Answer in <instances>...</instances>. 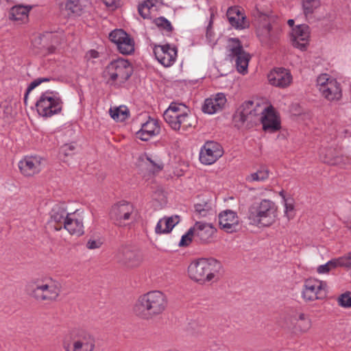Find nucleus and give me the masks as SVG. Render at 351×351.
<instances>
[{
    "instance_id": "nucleus-17",
    "label": "nucleus",
    "mask_w": 351,
    "mask_h": 351,
    "mask_svg": "<svg viewBox=\"0 0 351 351\" xmlns=\"http://www.w3.org/2000/svg\"><path fill=\"white\" fill-rule=\"evenodd\" d=\"M219 226L227 233L237 232L240 228V219L237 213L226 209L218 215Z\"/></svg>"
},
{
    "instance_id": "nucleus-36",
    "label": "nucleus",
    "mask_w": 351,
    "mask_h": 351,
    "mask_svg": "<svg viewBox=\"0 0 351 351\" xmlns=\"http://www.w3.org/2000/svg\"><path fill=\"white\" fill-rule=\"evenodd\" d=\"M269 171L266 167H261L256 172L252 173L246 176L247 182H264L269 178Z\"/></svg>"
},
{
    "instance_id": "nucleus-32",
    "label": "nucleus",
    "mask_w": 351,
    "mask_h": 351,
    "mask_svg": "<svg viewBox=\"0 0 351 351\" xmlns=\"http://www.w3.org/2000/svg\"><path fill=\"white\" fill-rule=\"evenodd\" d=\"M141 160L146 166L147 169L154 174L158 173L163 169L164 165L162 162L156 155L145 154L141 157Z\"/></svg>"
},
{
    "instance_id": "nucleus-49",
    "label": "nucleus",
    "mask_w": 351,
    "mask_h": 351,
    "mask_svg": "<svg viewBox=\"0 0 351 351\" xmlns=\"http://www.w3.org/2000/svg\"><path fill=\"white\" fill-rule=\"evenodd\" d=\"M51 38V43L53 44L58 45L60 43V39L57 35L48 34L47 36H44L43 38H38L34 40V45H36L39 44V41H45L47 39Z\"/></svg>"
},
{
    "instance_id": "nucleus-58",
    "label": "nucleus",
    "mask_w": 351,
    "mask_h": 351,
    "mask_svg": "<svg viewBox=\"0 0 351 351\" xmlns=\"http://www.w3.org/2000/svg\"><path fill=\"white\" fill-rule=\"evenodd\" d=\"M157 195H163V196H165V195H167V193H165V191H163V190H162V189H161V190H160V191L158 192V194H157Z\"/></svg>"
},
{
    "instance_id": "nucleus-12",
    "label": "nucleus",
    "mask_w": 351,
    "mask_h": 351,
    "mask_svg": "<svg viewBox=\"0 0 351 351\" xmlns=\"http://www.w3.org/2000/svg\"><path fill=\"white\" fill-rule=\"evenodd\" d=\"M311 327L310 316L303 312H295L286 321V328L294 335L305 333Z\"/></svg>"
},
{
    "instance_id": "nucleus-11",
    "label": "nucleus",
    "mask_w": 351,
    "mask_h": 351,
    "mask_svg": "<svg viewBox=\"0 0 351 351\" xmlns=\"http://www.w3.org/2000/svg\"><path fill=\"white\" fill-rule=\"evenodd\" d=\"M316 86L321 95L329 101L338 100L341 97L340 84L334 77L327 73L319 75Z\"/></svg>"
},
{
    "instance_id": "nucleus-13",
    "label": "nucleus",
    "mask_w": 351,
    "mask_h": 351,
    "mask_svg": "<svg viewBox=\"0 0 351 351\" xmlns=\"http://www.w3.org/2000/svg\"><path fill=\"white\" fill-rule=\"evenodd\" d=\"M228 50L231 53V56L236 57V65L239 73L245 74L247 71L248 63L250 60V56L245 52L238 39L230 38L228 40Z\"/></svg>"
},
{
    "instance_id": "nucleus-25",
    "label": "nucleus",
    "mask_w": 351,
    "mask_h": 351,
    "mask_svg": "<svg viewBox=\"0 0 351 351\" xmlns=\"http://www.w3.org/2000/svg\"><path fill=\"white\" fill-rule=\"evenodd\" d=\"M160 131V128L158 121L154 119H149L142 124L141 128L136 132V136L141 140L146 141L158 135Z\"/></svg>"
},
{
    "instance_id": "nucleus-1",
    "label": "nucleus",
    "mask_w": 351,
    "mask_h": 351,
    "mask_svg": "<svg viewBox=\"0 0 351 351\" xmlns=\"http://www.w3.org/2000/svg\"><path fill=\"white\" fill-rule=\"evenodd\" d=\"M221 264L215 258H197L188 266L187 274L191 280L201 285L213 283L220 278Z\"/></svg>"
},
{
    "instance_id": "nucleus-57",
    "label": "nucleus",
    "mask_w": 351,
    "mask_h": 351,
    "mask_svg": "<svg viewBox=\"0 0 351 351\" xmlns=\"http://www.w3.org/2000/svg\"><path fill=\"white\" fill-rule=\"evenodd\" d=\"M43 47H47L49 53H53L55 51V50H56V47H55V46L53 45L50 46V47H47L45 45H43Z\"/></svg>"
},
{
    "instance_id": "nucleus-26",
    "label": "nucleus",
    "mask_w": 351,
    "mask_h": 351,
    "mask_svg": "<svg viewBox=\"0 0 351 351\" xmlns=\"http://www.w3.org/2000/svg\"><path fill=\"white\" fill-rule=\"evenodd\" d=\"M320 158L324 162L330 165H341L348 163L347 157L340 155L336 149L332 147L322 149Z\"/></svg>"
},
{
    "instance_id": "nucleus-40",
    "label": "nucleus",
    "mask_w": 351,
    "mask_h": 351,
    "mask_svg": "<svg viewBox=\"0 0 351 351\" xmlns=\"http://www.w3.org/2000/svg\"><path fill=\"white\" fill-rule=\"evenodd\" d=\"M285 215L289 219H291L295 217V210L293 202V199H284Z\"/></svg>"
},
{
    "instance_id": "nucleus-52",
    "label": "nucleus",
    "mask_w": 351,
    "mask_h": 351,
    "mask_svg": "<svg viewBox=\"0 0 351 351\" xmlns=\"http://www.w3.org/2000/svg\"><path fill=\"white\" fill-rule=\"evenodd\" d=\"M101 245L102 242L100 240L90 239L86 243V247L90 250H95L99 248Z\"/></svg>"
},
{
    "instance_id": "nucleus-41",
    "label": "nucleus",
    "mask_w": 351,
    "mask_h": 351,
    "mask_svg": "<svg viewBox=\"0 0 351 351\" xmlns=\"http://www.w3.org/2000/svg\"><path fill=\"white\" fill-rule=\"evenodd\" d=\"M336 267H350L351 266V252L347 254L333 258Z\"/></svg>"
},
{
    "instance_id": "nucleus-48",
    "label": "nucleus",
    "mask_w": 351,
    "mask_h": 351,
    "mask_svg": "<svg viewBox=\"0 0 351 351\" xmlns=\"http://www.w3.org/2000/svg\"><path fill=\"white\" fill-rule=\"evenodd\" d=\"M75 146L72 144H65L60 149V155L64 157L70 156L73 154Z\"/></svg>"
},
{
    "instance_id": "nucleus-3",
    "label": "nucleus",
    "mask_w": 351,
    "mask_h": 351,
    "mask_svg": "<svg viewBox=\"0 0 351 351\" xmlns=\"http://www.w3.org/2000/svg\"><path fill=\"white\" fill-rule=\"evenodd\" d=\"M277 217V206L268 199L254 202L248 209L249 223L258 228L271 226L276 222Z\"/></svg>"
},
{
    "instance_id": "nucleus-20",
    "label": "nucleus",
    "mask_w": 351,
    "mask_h": 351,
    "mask_svg": "<svg viewBox=\"0 0 351 351\" xmlns=\"http://www.w3.org/2000/svg\"><path fill=\"white\" fill-rule=\"evenodd\" d=\"M258 121H261L265 131L273 133L280 130V122L272 108L266 106V110L259 114Z\"/></svg>"
},
{
    "instance_id": "nucleus-50",
    "label": "nucleus",
    "mask_w": 351,
    "mask_h": 351,
    "mask_svg": "<svg viewBox=\"0 0 351 351\" xmlns=\"http://www.w3.org/2000/svg\"><path fill=\"white\" fill-rule=\"evenodd\" d=\"M138 13L143 19L151 17L152 12L144 5L143 3L138 6Z\"/></svg>"
},
{
    "instance_id": "nucleus-28",
    "label": "nucleus",
    "mask_w": 351,
    "mask_h": 351,
    "mask_svg": "<svg viewBox=\"0 0 351 351\" xmlns=\"http://www.w3.org/2000/svg\"><path fill=\"white\" fill-rule=\"evenodd\" d=\"M64 229L71 234L78 237L84 234L82 219L80 217H77L76 213H69L67 215Z\"/></svg>"
},
{
    "instance_id": "nucleus-60",
    "label": "nucleus",
    "mask_w": 351,
    "mask_h": 351,
    "mask_svg": "<svg viewBox=\"0 0 351 351\" xmlns=\"http://www.w3.org/2000/svg\"><path fill=\"white\" fill-rule=\"evenodd\" d=\"M280 196H282V197H285V191H281L280 192Z\"/></svg>"
},
{
    "instance_id": "nucleus-37",
    "label": "nucleus",
    "mask_w": 351,
    "mask_h": 351,
    "mask_svg": "<svg viewBox=\"0 0 351 351\" xmlns=\"http://www.w3.org/2000/svg\"><path fill=\"white\" fill-rule=\"evenodd\" d=\"M109 112L111 117L117 121H123L128 117V110L125 106L111 108Z\"/></svg>"
},
{
    "instance_id": "nucleus-23",
    "label": "nucleus",
    "mask_w": 351,
    "mask_h": 351,
    "mask_svg": "<svg viewBox=\"0 0 351 351\" xmlns=\"http://www.w3.org/2000/svg\"><path fill=\"white\" fill-rule=\"evenodd\" d=\"M267 78L270 84L281 88L289 86L292 81L290 73L285 69H274L268 74Z\"/></svg>"
},
{
    "instance_id": "nucleus-27",
    "label": "nucleus",
    "mask_w": 351,
    "mask_h": 351,
    "mask_svg": "<svg viewBox=\"0 0 351 351\" xmlns=\"http://www.w3.org/2000/svg\"><path fill=\"white\" fill-rule=\"evenodd\" d=\"M227 17L232 26L237 29H245L249 27L245 16L237 7L230 8L227 11Z\"/></svg>"
},
{
    "instance_id": "nucleus-10",
    "label": "nucleus",
    "mask_w": 351,
    "mask_h": 351,
    "mask_svg": "<svg viewBox=\"0 0 351 351\" xmlns=\"http://www.w3.org/2000/svg\"><path fill=\"white\" fill-rule=\"evenodd\" d=\"M38 113L44 117H51L60 112L62 101L52 92L43 93L36 104Z\"/></svg>"
},
{
    "instance_id": "nucleus-2",
    "label": "nucleus",
    "mask_w": 351,
    "mask_h": 351,
    "mask_svg": "<svg viewBox=\"0 0 351 351\" xmlns=\"http://www.w3.org/2000/svg\"><path fill=\"white\" fill-rule=\"evenodd\" d=\"M167 301L165 295L159 291H149L141 295L136 301L134 313L145 319H149L161 314L166 308Z\"/></svg>"
},
{
    "instance_id": "nucleus-5",
    "label": "nucleus",
    "mask_w": 351,
    "mask_h": 351,
    "mask_svg": "<svg viewBox=\"0 0 351 351\" xmlns=\"http://www.w3.org/2000/svg\"><path fill=\"white\" fill-rule=\"evenodd\" d=\"M62 348L64 351H93L95 339L86 331L74 330L64 336Z\"/></svg>"
},
{
    "instance_id": "nucleus-39",
    "label": "nucleus",
    "mask_w": 351,
    "mask_h": 351,
    "mask_svg": "<svg viewBox=\"0 0 351 351\" xmlns=\"http://www.w3.org/2000/svg\"><path fill=\"white\" fill-rule=\"evenodd\" d=\"M82 10L81 5L77 0H68L65 5L66 14L70 16L71 14L78 15Z\"/></svg>"
},
{
    "instance_id": "nucleus-51",
    "label": "nucleus",
    "mask_w": 351,
    "mask_h": 351,
    "mask_svg": "<svg viewBox=\"0 0 351 351\" xmlns=\"http://www.w3.org/2000/svg\"><path fill=\"white\" fill-rule=\"evenodd\" d=\"M144 5L153 13L157 10V6L159 4L158 0H145L143 2Z\"/></svg>"
},
{
    "instance_id": "nucleus-7",
    "label": "nucleus",
    "mask_w": 351,
    "mask_h": 351,
    "mask_svg": "<svg viewBox=\"0 0 351 351\" xmlns=\"http://www.w3.org/2000/svg\"><path fill=\"white\" fill-rule=\"evenodd\" d=\"M266 110V105L262 104L258 101H248L244 102L238 109L234 120L241 124L247 123V126L256 123L259 114H263Z\"/></svg>"
},
{
    "instance_id": "nucleus-16",
    "label": "nucleus",
    "mask_w": 351,
    "mask_h": 351,
    "mask_svg": "<svg viewBox=\"0 0 351 351\" xmlns=\"http://www.w3.org/2000/svg\"><path fill=\"white\" fill-rule=\"evenodd\" d=\"M119 261L128 268H135L143 261L142 253L131 247L122 246L118 252Z\"/></svg>"
},
{
    "instance_id": "nucleus-15",
    "label": "nucleus",
    "mask_w": 351,
    "mask_h": 351,
    "mask_svg": "<svg viewBox=\"0 0 351 351\" xmlns=\"http://www.w3.org/2000/svg\"><path fill=\"white\" fill-rule=\"evenodd\" d=\"M134 212V206L129 202L122 199L112 207L110 216L116 225L123 226L126 224L125 221Z\"/></svg>"
},
{
    "instance_id": "nucleus-21",
    "label": "nucleus",
    "mask_w": 351,
    "mask_h": 351,
    "mask_svg": "<svg viewBox=\"0 0 351 351\" xmlns=\"http://www.w3.org/2000/svg\"><path fill=\"white\" fill-rule=\"evenodd\" d=\"M154 51L158 61L165 66L172 65L177 56L176 48L169 45L156 46Z\"/></svg>"
},
{
    "instance_id": "nucleus-9",
    "label": "nucleus",
    "mask_w": 351,
    "mask_h": 351,
    "mask_svg": "<svg viewBox=\"0 0 351 351\" xmlns=\"http://www.w3.org/2000/svg\"><path fill=\"white\" fill-rule=\"evenodd\" d=\"M327 294L328 284L326 281L308 278L304 282L301 296L305 302L322 300L327 297Z\"/></svg>"
},
{
    "instance_id": "nucleus-34",
    "label": "nucleus",
    "mask_w": 351,
    "mask_h": 351,
    "mask_svg": "<svg viewBox=\"0 0 351 351\" xmlns=\"http://www.w3.org/2000/svg\"><path fill=\"white\" fill-rule=\"evenodd\" d=\"M256 34L261 42L268 45L271 43L274 38V32H272L270 24L265 23L259 26L257 29Z\"/></svg>"
},
{
    "instance_id": "nucleus-55",
    "label": "nucleus",
    "mask_w": 351,
    "mask_h": 351,
    "mask_svg": "<svg viewBox=\"0 0 351 351\" xmlns=\"http://www.w3.org/2000/svg\"><path fill=\"white\" fill-rule=\"evenodd\" d=\"M4 108V114L6 115V117H12L13 116V109L12 107L8 104H5L3 105Z\"/></svg>"
},
{
    "instance_id": "nucleus-53",
    "label": "nucleus",
    "mask_w": 351,
    "mask_h": 351,
    "mask_svg": "<svg viewBox=\"0 0 351 351\" xmlns=\"http://www.w3.org/2000/svg\"><path fill=\"white\" fill-rule=\"evenodd\" d=\"M214 36L215 35H214L213 32L211 30V29L210 27H208L206 36L207 40L208 41V43H210V45H214L215 44V40Z\"/></svg>"
},
{
    "instance_id": "nucleus-6",
    "label": "nucleus",
    "mask_w": 351,
    "mask_h": 351,
    "mask_svg": "<svg viewBox=\"0 0 351 351\" xmlns=\"http://www.w3.org/2000/svg\"><path fill=\"white\" fill-rule=\"evenodd\" d=\"M61 291L60 284L51 278H47L34 282L32 289V295L38 300H56Z\"/></svg>"
},
{
    "instance_id": "nucleus-4",
    "label": "nucleus",
    "mask_w": 351,
    "mask_h": 351,
    "mask_svg": "<svg viewBox=\"0 0 351 351\" xmlns=\"http://www.w3.org/2000/svg\"><path fill=\"white\" fill-rule=\"evenodd\" d=\"M163 117L166 123L175 131L186 130L195 123L189 108L183 104L171 103L164 112Z\"/></svg>"
},
{
    "instance_id": "nucleus-24",
    "label": "nucleus",
    "mask_w": 351,
    "mask_h": 351,
    "mask_svg": "<svg viewBox=\"0 0 351 351\" xmlns=\"http://www.w3.org/2000/svg\"><path fill=\"white\" fill-rule=\"evenodd\" d=\"M226 101V97L223 93H217L205 100L202 110L205 113L210 114L217 113L222 110Z\"/></svg>"
},
{
    "instance_id": "nucleus-29",
    "label": "nucleus",
    "mask_w": 351,
    "mask_h": 351,
    "mask_svg": "<svg viewBox=\"0 0 351 351\" xmlns=\"http://www.w3.org/2000/svg\"><path fill=\"white\" fill-rule=\"evenodd\" d=\"M180 221L179 215L164 217L159 219L156 227L155 232L158 234H168Z\"/></svg>"
},
{
    "instance_id": "nucleus-44",
    "label": "nucleus",
    "mask_w": 351,
    "mask_h": 351,
    "mask_svg": "<svg viewBox=\"0 0 351 351\" xmlns=\"http://www.w3.org/2000/svg\"><path fill=\"white\" fill-rule=\"evenodd\" d=\"M336 268V265L332 258L328 261L326 263L318 266L316 269V271L319 274H327L331 270L335 269Z\"/></svg>"
},
{
    "instance_id": "nucleus-38",
    "label": "nucleus",
    "mask_w": 351,
    "mask_h": 351,
    "mask_svg": "<svg viewBox=\"0 0 351 351\" xmlns=\"http://www.w3.org/2000/svg\"><path fill=\"white\" fill-rule=\"evenodd\" d=\"M117 47L121 53L130 54L134 50V41L128 36L117 45Z\"/></svg>"
},
{
    "instance_id": "nucleus-47",
    "label": "nucleus",
    "mask_w": 351,
    "mask_h": 351,
    "mask_svg": "<svg viewBox=\"0 0 351 351\" xmlns=\"http://www.w3.org/2000/svg\"><path fill=\"white\" fill-rule=\"evenodd\" d=\"M50 80H51V78H49V77H39V78L34 80L33 82H32L29 84V85L27 89V93L25 96V101H26L27 98V95L29 94V93L30 91H32L33 89H34L36 87H37L41 83L49 82Z\"/></svg>"
},
{
    "instance_id": "nucleus-31",
    "label": "nucleus",
    "mask_w": 351,
    "mask_h": 351,
    "mask_svg": "<svg viewBox=\"0 0 351 351\" xmlns=\"http://www.w3.org/2000/svg\"><path fill=\"white\" fill-rule=\"evenodd\" d=\"M215 202L211 199H201L199 202L194 206L195 212L200 217L213 215L215 208Z\"/></svg>"
},
{
    "instance_id": "nucleus-14",
    "label": "nucleus",
    "mask_w": 351,
    "mask_h": 351,
    "mask_svg": "<svg viewBox=\"0 0 351 351\" xmlns=\"http://www.w3.org/2000/svg\"><path fill=\"white\" fill-rule=\"evenodd\" d=\"M45 164V160L39 156H27L18 162L21 174L24 177L31 178L38 174Z\"/></svg>"
},
{
    "instance_id": "nucleus-30",
    "label": "nucleus",
    "mask_w": 351,
    "mask_h": 351,
    "mask_svg": "<svg viewBox=\"0 0 351 351\" xmlns=\"http://www.w3.org/2000/svg\"><path fill=\"white\" fill-rule=\"evenodd\" d=\"M66 211L60 208H53L49 221V226L55 230L58 231L64 228L66 220L67 219Z\"/></svg>"
},
{
    "instance_id": "nucleus-8",
    "label": "nucleus",
    "mask_w": 351,
    "mask_h": 351,
    "mask_svg": "<svg viewBox=\"0 0 351 351\" xmlns=\"http://www.w3.org/2000/svg\"><path fill=\"white\" fill-rule=\"evenodd\" d=\"M132 67L130 64L124 59H118L108 65L104 76L111 83L121 84L124 83L132 75Z\"/></svg>"
},
{
    "instance_id": "nucleus-19",
    "label": "nucleus",
    "mask_w": 351,
    "mask_h": 351,
    "mask_svg": "<svg viewBox=\"0 0 351 351\" xmlns=\"http://www.w3.org/2000/svg\"><path fill=\"white\" fill-rule=\"evenodd\" d=\"M311 37L309 27L306 25H299L292 29L291 40L293 46L302 51L306 49Z\"/></svg>"
},
{
    "instance_id": "nucleus-22",
    "label": "nucleus",
    "mask_w": 351,
    "mask_h": 351,
    "mask_svg": "<svg viewBox=\"0 0 351 351\" xmlns=\"http://www.w3.org/2000/svg\"><path fill=\"white\" fill-rule=\"evenodd\" d=\"M195 237L203 243H210L217 232V229L211 223L197 221L193 226Z\"/></svg>"
},
{
    "instance_id": "nucleus-59",
    "label": "nucleus",
    "mask_w": 351,
    "mask_h": 351,
    "mask_svg": "<svg viewBox=\"0 0 351 351\" xmlns=\"http://www.w3.org/2000/svg\"><path fill=\"white\" fill-rule=\"evenodd\" d=\"M287 23L290 26H293L294 24V21L293 19H289Z\"/></svg>"
},
{
    "instance_id": "nucleus-54",
    "label": "nucleus",
    "mask_w": 351,
    "mask_h": 351,
    "mask_svg": "<svg viewBox=\"0 0 351 351\" xmlns=\"http://www.w3.org/2000/svg\"><path fill=\"white\" fill-rule=\"evenodd\" d=\"M99 57V53L95 50H90L86 53L85 58L89 61Z\"/></svg>"
},
{
    "instance_id": "nucleus-46",
    "label": "nucleus",
    "mask_w": 351,
    "mask_h": 351,
    "mask_svg": "<svg viewBox=\"0 0 351 351\" xmlns=\"http://www.w3.org/2000/svg\"><path fill=\"white\" fill-rule=\"evenodd\" d=\"M338 304L344 308L351 307V292L347 291L338 298Z\"/></svg>"
},
{
    "instance_id": "nucleus-42",
    "label": "nucleus",
    "mask_w": 351,
    "mask_h": 351,
    "mask_svg": "<svg viewBox=\"0 0 351 351\" xmlns=\"http://www.w3.org/2000/svg\"><path fill=\"white\" fill-rule=\"evenodd\" d=\"M154 24L162 31L170 32L172 30L171 23L165 17H159L154 21Z\"/></svg>"
},
{
    "instance_id": "nucleus-35",
    "label": "nucleus",
    "mask_w": 351,
    "mask_h": 351,
    "mask_svg": "<svg viewBox=\"0 0 351 351\" xmlns=\"http://www.w3.org/2000/svg\"><path fill=\"white\" fill-rule=\"evenodd\" d=\"M319 0H302L303 13L306 19L312 18L313 13L320 7Z\"/></svg>"
},
{
    "instance_id": "nucleus-56",
    "label": "nucleus",
    "mask_w": 351,
    "mask_h": 351,
    "mask_svg": "<svg viewBox=\"0 0 351 351\" xmlns=\"http://www.w3.org/2000/svg\"><path fill=\"white\" fill-rule=\"evenodd\" d=\"M104 3L108 7H112L115 5L117 1L118 0H103Z\"/></svg>"
},
{
    "instance_id": "nucleus-43",
    "label": "nucleus",
    "mask_w": 351,
    "mask_h": 351,
    "mask_svg": "<svg viewBox=\"0 0 351 351\" xmlns=\"http://www.w3.org/2000/svg\"><path fill=\"white\" fill-rule=\"evenodd\" d=\"M128 35L122 29H116L112 31L110 35V40L115 43L117 46L124 40Z\"/></svg>"
},
{
    "instance_id": "nucleus-45",
    "label": "nucleus",
    "mask_w": 351,
    "mask_h": 351,
    "mask_svg": "<svg viewBox=\"0 0 351 351\" xmlns=\"http://www.w3.org/2000/svg\"><path fill=\"white\" fill-rule=\"evenodd\" d=\"M195 237V234L193 227H191L186 234H184L179 243L180 246H188L192 241L193 238Z\"/></svg>"
},
{
    "instance_id": "nucleus-33",
    "label": "nucleus",
    "mask_w": 351,
    "mask_h": 351,
    "mask_svg": "<svg viewBox=\"0 0 351 351\" xmlns=\"http://www.w3.org/2000/svg\"><path fill=\"white\" fill-rule=\"evenodd\" d=\"M32 8L31 5H16L13 6L10 10V17L14 21L26 23Z\"/></svg>"
},
{
    "instance_id": "nucleus-18",
    "label": "nucleus",
    "mask_w": 351,
    "mask_h": 351,
    "mask_svg": "<svg viewBox=\"0 0 351 351\" xmlns=\"http://www.w3.org/2000/svg\"><path fill=\"white\" fill-rule=\"evenodd\" d=\"M221 146L214 141L206 142L201 149L199 160L205 165H212L223 155Z\"/></svg>"
}]
</instances>
